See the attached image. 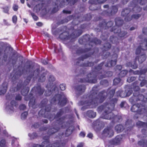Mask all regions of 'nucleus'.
I'll use <instances>...</instances> for the list:
<instances>
[{"mask_svg":"<svg viewBox=\"0 0 147 147\" xmlns=\"http://www.w3.org/2000/svg\"><path fill=\"white\" fill-rule=\"evenodd\" d=\"M118 99L114 98L111 99L109 103H105L103 105H101L98 107L99 111H104L102 115V117L99 118L94 121L93 124L94 126H96L99 129L103 128L105 125L104 123L101 119L102 118L107 119H112L113 123H119L122 120V116L119 115H115L112 112L114 109L115 105L117 103Z\"/></svg>","mask_w":147,"mask_h":147,"instance_id":"f257e3e1","label":"nucleus"},{"mask_svg":"<svg viewBox=\"0 0 147 147\" xmlns=\"http://www.w3.org/2000/svg\"><path fill=\"white\" fill-rule=\"evenodd\" d=\"M138 82L136 81L132 83L133 89L134 91L133 96L129 99V101L133 105L131 108V111L136 113L134 115V118L137 119L139 115L147 114V98L138 92L140 88L138 86Z\"/></svg>","mask_w":147,"mask_h":147,"instance_id":"f03ea898","label":"nucleus"},{"mask_svg":"<svg viewBox=\"0 0 147 147\" xmlns=\"http://www.w3.org/2000/svg\"><path fill=\"white\" fill-rule=\"evenodd\" d=\"M31 79V76H28L23 83L19 82L16 87L14 88H11L10 90L12 92H14L21 89V93L23 96H25V100L26 101L29 100V106H31L33 108H35L36 107L37 105L36 104L35 99L33 96V94H38L39 95H42L44 92L45 89L42 88L40 85H38L36 86L33 87L31 89L29 95L26 96L30 90L29 87H26V86L29 84Z\"/></svg>","mask_w":147,"mask_h":147,"instance_id":"7ed1b4c3","label":"nucleus"},{"mask_svg":"<svg viewBox=\"0 0 147 147\" xmlns=\"http://www.w3.org/2000/svg\"><path fill=\"white\" fill-rule=\"evenodd\" d=\"M98 86H94L90 93L86 95V99L83 102V105L95 108L97 106L98 103L102 102L106 99V91L104 90L100 92L97 95L98 91Z\"/></svg>","mask_w":147,"mask_h":147,"instance_id":"20e7f679","label":"nucleus"},{"mask_svg":"<svg viewBox=\"0 0 147 147\" xmlns=\"http://www.w3.org/2000/svg\"><path fill=\"white\" fill-rule=\"evenodd\" d=\"M104 63V62H102L97 66L95 67L93 71L88 74L86 78L80 79L79 81V82L81 83H96L97 82V76L100 74L101 75H100L99 78L101 79L111 76L113 75L112 72L111 71H105L102 70L101 71H99L101 69Z\"/></svg>","mask_w":147,"mask_h":147,"instance_id":"39448f33","label":"nucleus"},{"mask_svg":"<svg viewBox=\"0 0 147 147\" xmlns=\"http://www.w3.org/2000/svg\"><path fill=\"white\" fill-rule=\"evenodd\" d=\"M101 41L97 38L95 37L92 39L90 42V46L88 48H85L84 49L79 48L76 51V53L77 54L84 53L88 52V54L83 55L82 56L79 57L78 59V61L76 62V65H79L81 61H83L84 59L90 57L91 55L97 54L99 52V48L94 47L92 49L93 45L100 44L101 43Z\"/></svg>","mask_w":147,"mask_h":147,"instance_id":"423d86ee","label":"nucleus"},{"mask_svg":"<svg viewBox=\"0 0 147 147\" xmlns=\"http://www.w3.org/2000/svg\"><path fill=\"white\" fill-rule=\"evenodd\" d=\"M48 100L46 98L43 99L40 103V107L41 108L45 107V109H41L39 111L38 115L39 116L43 117L45 118H48L50 121L53 119V115L50 113L52 107L51 104H47Z\"/></svg>","mask_w":147,"mask_h":147,"instance_id":"0eeeda50","label":"nucleus"},{"mask_svg":"<svg viewBox=\"0 0 147 147\" xmlns=\"http://www.w3.org/2000/svg\"><path fill=\"white\" fill-rule=\"evenodd\" d=\"M57 101H58V105L61 107L65 106L68 102L65 96L59 94H55L51 99L50 103L51 104L56 105Z\"/></svg>","mask_w":147,"mask_h":147,"instance_id":"6e6552de","label":"nucleus"},{"mask_svg":"<svg viewBox=\"0 0 147 147\" xmlns=\"http://www.w3.org/2000/svg\"><path fill=\"white\" fill-rule=\"evenodd\" d=\"M147 3L146 0H133L130 2V7H133L132 11L134 13H138L141 11L142 7L138 5L139 3L141 5H145Z\"/></svg>","mask_w":147,"mask_h":147,"instance_id":"1a4fd4ad","label":"nucleus"},{"mask_svg":"<svg viewBox=\"0 0 147 147\" xmlns=\"http://www.w3.org/2000/svg\"><path fill=\"white\" fill-rule=\"evenodd\" d=\"M43 139L45 140L42 142V145L38 144H34L32 147H44L45 145L46 147H61V144L58 141H56L52 144H50L49 136H44Z\"/></svg>","mask_w":147,"mask_h":147,"instance_id":"9d476101","label":"nucleus"},{"mask_svg":"<svg viewBox=\"0 0 147 147\" xmlns=\"http://www.w3.org/2000/svg\"><path fill=\"white\" fill-rule=\"evenodd\" d=\"M62 1L60 3L59 0H57L55 5L56 6L53 9L51 12L52 13H55L58 11L59 9V6L60 7H63L65 5V2L70 3L71 5H74L76 3L78 0H62Z\"/></svg>","mask_w":147,"mask_h":147,"instance_id":"9b49d317","label":"nucleus"},{"mask_svg":"<svg viewBox=\"0 0 147 147\" xmlns=\"http://www.w3.org/2000/svg\"><path fill=\"white\" fill-rule=\"evenodd\" d=\"M143 33L147 35V28H144L142 29ZM147 50V38H145L144 41L140 44L136 49V54L137 55L139 54L142 50L146 51Z\"/></svg>","mask_w":147,"mask_h":147,"instance_id":"f8f14e48","label":"nucleus"},{"mask_svg":"<svg viewBox=\"0 0 147 147\" xmlns=\"http://www.w3.org/2000/svg\"><path fill=\"white\" fill-rule=\"evenodd\" d=\"M64 111L62 109H59L56 114L54 116V119L56 120L53 122L54 124H58V125H61L63 123V121L65 119V116H61L64 114Z\"/></svg>","mask_w":147,"mask_h":147,"instance_id":"ddd939ff","label":"nucleus"},{"mask_svg":"<svg viewBox=\"0 0 147 147\" xmlns=\"http://www.w3.org/2000/svg\"><path fill=\"white\" fill-rule=\"evenodd\" d=\"M92 39L90 36L88 34H86L83 35L79 39V42L80 44L85 45L86 47H89L90 46V42Z\"/></svg>","mask_w":147,"mask_h":147,"instance_id":"4468645a","label":"nucleus"},{"mask_svg":"<svg viewBox=\"0 0 147 147\" xmlns=\"http://www.w3.org/2000/svg\"><path fill=\"white\" fill-rule=\"evenodd\" d=\"M109 11L107 10H104L102 11L101 14L105 16H110L115 14L118 11V7L117 5L112 6L109 8Z\"/></svg>","mask_w":147,"mask_h":147,"instance_id":"2eb2a0df","label":"nucleus"},{"mask_svg":"<svg viewBox=\"0 0 147 147\" xmlns=\"http://www.w3.org/2000/svg\"><path fill=\"white\" fill-rule=\"evenodd\" d=\"M113 24V22L112 21H109L107 22L105 20H103L100 22L98 26L100 30L104 28L107 29L111 27Z\"/></svg>","mask_w":147,"mask_h":147,"instance_id":"dca6fc26","label":"nucleus"},{"mask_svg":"<svg viewBox=\"0 0 147 147\" xmlns=\"http://www.w3.org/2000/svg\"><path fill=\"white\" fill-rule=\"evenodd\" d=\"M118 57V55L116 53H114L112 55V58L114 59V60H109L107 62L105 63V66L106 67H111L115 65L117 63V59Z\"/></svg>","mask_w":147,"mask_h":147,"instance_id":"f3484780","label":"nucleus"},{"mask_svg":"<svg viewBox=\"0 0 147 147\" xmlns=\"http://www.w3.org/2000/svg\"><path fill=\"white\" fill-rule=\"evenodd\" d=\"M58 125L57 123L54 124V122H53L52 125L53 127L49 129L47 132V134L49 136H51L57 132L60 128L61 125Z\"/></svg>","mask_w":147,"mask_h":147,"instance_id":"a211bd4d","label":"nucleus"},{"mask_svg":"<svg viewBox=\"0 0 147 147\" xmlns=\"http://www.w3.org/2000/svg\"><path fill=\"white\" fill-rule=\"evenodd\" d=\"M131 11V9L129 8H126L123 9L121 13V16L123 17H124L125 20L126 22H128L127 20L130 18V13Z\"/></svg>","mask_w":147,"mask_h":147,"instance_id":"6ab92c4d","label":"nucleus"},{"mask_svg":"<svg viewBox=\"0 0 147 147\" xmlns=\"http://www.w3.org/2000/svg\"><path fill=\"white\" fill-rule=\"evenodd\" d=\"M114 134L113 130L110 127H107L105 128L103 130L102 134L106 136L109 137H112Z\"/></svg>","mask_w":147,"mask_h":147,"instance_id":"aec40b11","label":"nucleus"},{"mask_svg":"<svg viewBox=\"0 0 147 147\" xmlns=\"http://www.w3.org/2000/svg\"><path fill=\"white\" fill-rule=\"evenodd\" d=\"M59 38L61 40H73L72 38V36H71V34L69 35L68 32L64 31L60 34L59 36Z\"/></svg>","mask_w":147,"mask_h":147,"instance_id":"412c9836","label":"nucleus"},{"mask_svg":"<svg viewBox=\"0 0 147 147\" xmlns=\"http://www.w3.org/2000/svg\"><path fill=\"white\" fill-rule=\"evenodd\" d=\"M122 135L117 136L115 138L111 141V143L113 145H118L120 143L122 139Z\"/></svg>","mask_w":147,"mask_h":147,"instance_id":"4be33fe9","label":"nucleus"},{"mask_svg":"<svg viewBox=\"0 0 147 147\" xmlns=\"http://www.w3.org/2000/svg\"><path fill=\"white\" fill-rule=\"evenodd\" d=\"M83 31L82 30L79 29L75 30L71 34V36H72L73 40L75 39L80 36L82 34Z\"/></svg>","mask_w":147,"mask_h":147,"instance_id":"5701e85b","label":"nucleus"},{"mask_svg":"<svg viewBox=\"0 0 147 147\" xmlns=\"http://www.w3.org/2000/svg\"><path fill=\"white\" fill-rule=\"evenodd\" d=\"M8 84L6 82H4L0 87V95L4 94L7 90Z\"/></svg>","mask_w":147,"mask_h":147,"instance_id":"b1692460","label":"nucleus"},{"mask_svg":"<svg viewBox=\"0 0 147 147\" xmlns=\"http://www.w3.org/2000/svg\"><path fill=\"white\" fill-rule=\"evenodd\" d=\"M89 1V3L91 4L89 7V9L92 11H94L100 8V6L99 5L98 3H92Z\"/></svg>","mask_w":147,"mask_h":147,"instance_id":"393cba45","label":"nucleus"},{"mask_svg":"<svg viewBox=\"0 0 147 147\" xmlns=\"http://www.w3.org/2000/svg\"><path fill=\"white\" fill-rule=\"evenodd\" d=\"M86 89V86L83 84L78 85L76 87V90L80 94H81L84 92Z\"/></svg>","mask_w":147,"mask_h":147,"instance_id":"a878e982","label":"nucleus"},{"mask_svg":"<svg viewBox=\"0 0 147 147\" xmlns=\"http://www.w3.org/2000/svg\"><path fill=\"white\" fill-rule=\"evenodd\" d=\"M126 66L131 67L134 69H136L138 67V64L135 59L134 62L131 61L127 62L126 63Z\"/></svg>","mask_w":147,"mask_h":147,"instance_id":"bb28decb","label":"nucleus"},{"mask_svg":"<svg viewBox=\"0 0 147 147\" xmlns=\"http://www.w3.org/2000/svg\"><path fill=\"white\" fill-rule=\"evenodd\" d=\"M146 58V55L145 54H142L139 57L137 56L135 58L136 62L138 59L139 62L140 63H142L144 61H145Z\"/></svg>","mask_w":147,"mask_h":147,"instance_id":"cd10ccee","label":"nucleus"},{"mask_svg":"<svg viewBox=\"0 0 147 147\" xmlns=\"http://www.w3.org/2000/svg\"><path fill=\"white\" fill-rule=\"evenodd\" d=\"M115 25L120 27L124 23L123 20L120 17H117L115 19Z\"/></svg>","mask_w":147,"mask_h":147,"instance_id":"c85d7f7f","label":"nucleus"},{"mask_svg":"<svg viewBox=\"0 0 147 147\" xmlns=\"http://www.w3.org/2000/svg\"><path fill=\"white\" fill-rule=\"evenodd\" d=\"M121 30L120 27L115 25L111 28L110 31L113 32L115 34H118L121 32Z\"/></svg>","mask_w":147,"mask_h":147,"instance_id":"c756f323","label":"nucleus"},{"mask_svg":"<svg viewBox=\"0 0 147 147\" xmlns=\"http://www.w3.org/2000/svg\"><path fill=\"white\" fill-rule=\"evenodd\" d=\"M115 89L110 90V89H108L107 92H106V98L107 97V96H108L110 98H112L115 94Z\"/></svg>","mask_w":147,"mask_h":147,"instance_id":"7c9ffc66","label":"nucleus"},{"mask_svg":"<svg viewBox=\"0 0 147 147\" xmlns=\"http://www.w3.org/2000/svg\"><path fill=\"white\" fill-rule=\"evenodd\" d=\"M87 116L91 118H93L95 117L96 116V112L91 110L88 111L86 113Z\"/></svg>","mask_w":147,"mask_h":147,"instance_id":"2f4dec72","label":"nucleus"},{"mask_svg":"<svg viewBox=\"0 0 147 147\" xmlns=\"http://www.w3.org/2000/svg\"><path fill=\"white\" fill-rule=\"evenodd\" d=\"M74 129V127L72 125L69 127L66 130L65 132V136H69L72 133Z\"/></svg>","mask_w":147,"mask_h":147,"instance_id":"473e14b6","label":"nucleus"},{"mask_svg":"<svg viewBox=\"0 0 147 147\" xmlns=\"http://www.w3.org/2000/svg\"><path fill=\"white\" fill-rule=\"evenodd\" d=\"M139 80L141 81L140 84V85L141 87L144 86L147 83V80H145V77L144 76H140L139 77Z\"/></svg>","mask_w":147,"mask_h":147,"instance_id":"72a5a7b5","label":"nucleus"},{"mask_svg":"<svg viewBox=\"0 0 147 147\" xmlns=\"http://www.w3.org/2000/svg\"><path fill=\"white\" fill-rule=\"evenodd\" d=\"M137 126L139 127L147 128V122H144L140 121H138L136 123Z\"/></svg>","mask_w":147,"mask_h":147,"instance_id":"f704fd0d","label":"nucleus"},{"mask_svg":"<svg viewBox=\"0 0 147 147\" xmlns=\"http://www.w3.org/2000/svg\"><path fill=\"white\" fill-rule=\"evenodd\" d=\"M124 129L123 126L121 124L117 125L115 127V129L118 133L121 132Z\"/></svg>","mask_w":147,"mask_h":147,"instance_id":"c9c22d12","label":"nucleus"},{"mask_svg":"<svg viewBox=\"0 0 147 147\" xmlns=\"http://www.w3.org/2000/svg\"><path fill=\"white\" fill-rule=\"evenodd\" d=\"M141 16V14H133L131 16H130V18H129L128 22H129L131 21L132 19H134L135 20H137Z\"/></svg>","mask_w":147,"mask_h":147,"instance_id":"e433bc0d","label":"nucleus"},{"mask_svg":"<svg viewBox=\"0 0 147 147\" xmlns=\"http://www.w3.org/2000/svg\"><path fill=\"white\" fill-rule=\"evenodd\" d=\"M117 95L121 98H124L126 96V92L121 90H118L116 92Z\"/></svg>","mask_w":147,"mask_h":147,"instance_id":"4c0bfd02","label":"nucleus"},{"mask_svg":"<svg viewBox=\"0 0 147 147\" xmlns=\"http://www.w3.org/2000/svg\"><path fill=\"white\" fill-rule=\"evenodd\" d=\"M107 0H90V1L92 3H98L99 5L103 4Z\"/></svg>","mask_w":147,"mask_h":147,"instance_id":"58836bf2","label":"nucleus"},{"mask_svg":"<svg viewBox=\"0 0 147 147\" xmlns=\"http://www.w3.org/2000/svg\"><path fill=\"white\" fill-rule=\"evenodd\" d=\"M22 74V72L20 70H18L17 71L14 75L13 76V78H14L15 80L17 79Z\"/></svg>","mask_w":147,"mask_h":147,"instance_id":"ea45409f","label":"nucleus"},{"mask_svg":"<svg viewBox=\"0 0 147 147\" xmlns=\"http://www.w3.org/2000/svg\"><path fill=\"white\" fill-rule=\"evenodd\" d=\"M94 65V62H89L88 61L87 63H83L80 65L81 67H92Z\"/></svg>","mask_w":147,"mask_h":147,"instance_id":"a19ab883","label":"nucleus"},{"mask_svg":"<svg viewBox=\"0 0 147 147\" xmlns=\"http://www.w3.org/2000/svg\"><path fill=\"white\" fill-rule=\"evenodd\" d=\"M128 71L126 70H124L121 71L119 74V77H124L127 74Z\"/></svg>","mask_w":147,"mask_h":147,"instance_id":"79ce46f5","label":"nucleus"},{"mask_svg":"<svg viewBox=\"0 0 147 147\" xmlns=\"http://www.w3.org/2000/svg\"><path fill=\"white\" fill-rule=\"evenodd\" d=\"M111 47V45L109 42L106 43L103 46V51H107L109 50Z\"/></svg>","mask_w":147,"mask_h":147,"instance_id":"37998d69","label":"nucleus"},{"mask_svg":"<svg viewBox=\"0 0 147 147\" xmlns=\"http://www.w3.org/2000/svg\"><path fill=\"white\" fill-rule=\"evenodd\" d=\"M109 39L110 42L112 43H117L118 41L117 38L114 36H111Z\"/></svg>","mask_w":147,"mask_h":147,"instance_id":"c03bdc74","label":"nucleus"},{"mask_svg":"<svg viewBox=\"0 0 147 147\" xmlns=\"http://www.w3.org/2000/svg\"><path fill=\"white\" fill-rule=\"evenodd\" d=\"M46 75V74L45 73H43L40 77L39 81L40 82H44L45 80Z\"/></svg>","mask_w":147,"mask_h":147,"instance_id":"a18cd8bd","label":"nucleus"},{"mask_svg":"<svg viewBox=\"0 0 147 147\" xmlns=\"http://www.w3.org/2000/svg\"><path fill=\"white\" fill-rule=\"evenodd\" d=\"M100 84L104 86H106L108 85L109 82L107 80H101L100 82Z\"/></svg>","mask_w":147,"mask_h":147,"instance_id":"49530a36","label":"nucleus"},{"mask_svg":"<svg viewBox=\"0 0 147 147\" xmlns=\"http://www.w3.org/2000/svg\"><path fill=\"white\" fill-rule=\"evenodd\" d=\"M40 71V68H37L36 69H35L34 71L33 74L32 75H32H29L28 76H31L32 77L34 75H35L36 76H39V74Z\"/></svg>","mask_w":147,"mask_h":147,"instance_id":"de8ad7c7","label":"nucleus"},{"mask_svg":"<svg viewBox=\"0 0 147 147\" xmlns=\"http://www.w3.org/2000/svg\"><path fill=\"white\" fill-rule=\"evenodd\" d=\"M121 80V79L120 78H115L113 80V84L115 85H117L120 82Z\"/></svg>","mask_w":147,"mask_h":147,"instance_id":"09e8293b","label":"nucleus"},{"mask_svg":"<svg viewBox=\"0 0 147 147\" xmlns=\"http://www.w3.org/2000/svg\"><path fill=\"white\" fill-rule=\"evenodd\" d=\"M28 136L31 139H35L38 136L37 134L35 132H33L32 134H28Z\"/></svg>","mask_w":147,"mask_h":147,"instance_id":"8fccbe9b","label":"nucleus"},{"mask_svg":"<svg viewBox=\"0 0 147 147\" xmlns=\"http://www.w3.org/2000/svg\"><path fill=\"white\" fill-rule=\"evenodd\" d=\"M6 49H5L4 51V55L3 56V60L5 62L7 61V59L8 52H6Z\"/></svg>","mask_w":147,"mask_h":147,"instance_id":"3c124183","label":"nucleus"},{"mask_svg":"<svg viewBox=\"0 0 147 147\" xmlns=\"http://www.w3.org/2000/svg\"><path fill=\"white\" fill-rule=\"evenodd\" d=\"M138 144L140 146H142L146 145L147 146V140H142L141 141H138Z\"/></svg>","mask_w":147,"mask_h":147,"instance_id":"603ef678","label":"nucleus"},{"mask_svg":"<svg viewBox=\"0 0 147 147\" xmlns=\"http://www.w3.org/2000/svg\"><path fill=\"white\" fill-rule=\"evenodd\" d=\"M2 8L3 10V12L8 14H9V8L8 6H5L3 7Z\"/></svg>","mask_w":147,"mask_h":147,"instance_id":"864d4df0","label":"nucleus"},{"mask_svg":"<svg viewBox=\"0 0 147 147\" xmlns=\"http://www.w3.org/2000/svg\"><path fill=\"white\" fill-rule=\"evenodd\" d=\"M140 75L142 76V75L143 74L144 75V76L145 77V74L147 72V67H146L144 69L141 70L140 71Z\"/></svg>","mask_w":147,"mask_h":147,"instance_id":"5fc2aeb1","label":"nucleus"},{"mask_svg":"<svg viewBox=\"0 0 147 147\" xmlns=\"http://www.w3.org/2000/svg\"><path fill=\"white\" fill-rule=\"evenodd\" d=\"M127 32L125 31H123L119 33V34H118V35L119 36L120 38H122L124 37L127 34Z\"/></svg>","mask_w":147,"mask_h":147,"instance_id":"6e6d98bb","label":"nucleus"},{"mask_svg":"<svg viewBox=\"0 0 147 147\" xmlns=\"http://www.w3.org/2000/svg\"><path fill=\"white\" fill-rule=\"evenodd\" d=\"M136 77L134 76L129 77L127 79V81L129 83L135 81L136 79Z\"/></svg>","mask_w":147,"mask_h":147,"instance_id":"4d7b16f0","label":"nucleus"},{"mask_svg":"<svg viewBox=\"0 0 147 147\" xmlns=\"http://www.w3.org/2000/svg\"><path fill=\"white\" fill-rule=\"evenodd\" d=\"M129 72L130 73H132L134 75H140V71L139 70H137L134 71L131 69H130L129 70Z\"/></svg>","mask_w":147,"mask_h":147,"instance_id":"13d9d810","label":"nucleus"},{"mask_svg":"<svg viewBox=\"0 0 147 147\" xmlns=\"http://www.w3.org/2000/svg\"><path fill=\"white\" fill-rule=\"evenodd\" d=\"M30 13L34 21H36L38 20V17L34 13L30 12Z\"/></svg>","mask_w":147,"mask_h":147,"instance_id":"bf43d9fd","label":"nucleus"},{"mask_svg":"<svg viewBox=\"0 0 147 147\" xmlns=\"http://www.w3.org/2000/svg\"><path fill=\"white\" fill-rule=\"evenodd\" d=\"M28 114V113L26 111L23 113L21 115V119H25L26 118Z\"/></svg>","mask_w":147,"mask_h":147,"instance_id":"052dcab7","label":"nucleus"},{"mask_svg":"<svg viewBox=\"0 0 147 147\" xmlns=\"http://www.w3.org/2000/svg\"><path fill=\"white\" fill-rule=\"evenodd\" d=\"M6 141L5 140L2 139L0 142V146L1 147H5Z\"/></svg>","mask_w":147,"mask_h":147,"instance_id":"680f3d73","label":"nucleus"},{"mask_svg":"<svg viewBox=\"0 0 147 147\" xmlns=\"http://www.w3.org/2000/svg\"><path fill=\"white\" fill-rule=\"evenodd\" d=\"M68 20L66 18H65L63 20H62L61 21H59L57 23L58 24H63L65 22H67Z\"/></svg>","mask_w":147,"mask_h":147,"instance_id":"e2e57ef3","label":"nucleus"},{"mask_svg":"<svg viewBox=\"0 0 147 147\" xmlns=\"http://www.w3.org/2000/svg\"><path fill=\"white\" fill-rule=\"evenodd\" d=\"M22 99V97L20 94H17L16 96L15 99L16 100L20 101Z\"/></svg>","mask_w":147,"mask_h":147,"instance_id":"0e129e2a","label":"nucleus"},{"mask_svg":"<svg viewBox=\"0 0 147 147\" xmlns=\"http://www.w3.org/2000/svg\"><path fill=\"white\" fill-rule=\"evenodd\" d=\"M52 92L51 90H48L45 92V94L46 96H50L52 94Z\"/></svg>","mask_w":147,"mask_h":147,"instance_id":"69168bd1","label":"nucleus"},{"mask_svg":"<svg viewBox=\"0 0 147 147\" xmlns=\"http://www.w3.org/2000/svg\"><path fill=\"white\" fill-rule=\"evenodd\" d=\"M11 62L12 63L13 65H14L16 64L17 60V58L16 57H14L13 58L12 57V56H11Z\"/></svg>","mask_w":147,"mask_h":147,"instance_id":"338daca9","label":"nucleus"},{"mask_svg":"<svg viewBox=\"0 0 147 147\" xmlns=\"http://www.w3.org/2000/svg\"><path fill=\"white\" fill-rule=\"evenodd\" d=\"M12 22L13 23L16 24L17 20V17L16 15L13 16L12 18Z\"/></svg>","mask_w":147,"mask_h":147,"instance_id":"774afa93","label":"nucleus"}]
</instances>
